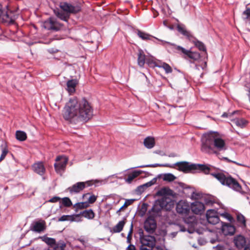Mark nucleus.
Returning <instances> with one entry per match:
<instances>
[{"mask_svg": "<svg viewBox=\"0 0 250 250\" xmlns=\"http://www.w3.org/2000/svg\"><path fill=\"white\" fill-rule=\"evenodd\" d=\"M93 109L91 104L85 98L78 99L74 97L69 99L63 110L65 120L74 124H83L91 119Z\"/></svg>", "mask_w": 250, "mask_h": 250, "instance_id": "obj_1", "label": "nucleus"}, {"mask_svg": "<svg viewBox=\"0 0 250 250\" xmlns=\"http://www.w3.org/2000/svg\"><path fill=\"white\" fill-rule=\"evenodd\" d=\"M227 149L225 141L217 133H210L202 139L201 150L203 152L218 154Z\"/></svg>", "mask_w": 250, "mask_h": 250, "instance_id": "obj_2", "label": "nucleus"}, {"mask_svg": "<svg viewBox=\"0 0 250 250\" xmlns=\"http://www.w3.org/2000/svg\"><path fill=\"white\" fill-rule=\"evenodd\" d=\"M198 170L203 172L205 174H210L213 177L217 179L222 185L228 187L236 191H240L241 187L238 182L229 175H226L222 172H215L210 173V169L207 165L195 164L194 170Z\"/></svg>", "mask_w": 250, "mask_h": 250, "instance_id": "obj_3", "label": "nucleus"}, {"mask_svg": "<svg viewBox=\"0 0 250 250\" xmlns=\"http://www.w3.org/2000/svg\"><path fill=\"white\" fill-rule=\"evenodd\" d=\"M173 201L170 198L163 197L161 199L155 201L151 210L154 215L159 216L161 215V211L163 209L170 210L173 207Z\"/></svg>", "mask_w": 250, "mask_h": 250, "instance_id": "obj_4", "label": "nucleus"}, {"mask_svg": "<svg viewBox=\"0 0 250 250\" xmlns=\"http://www.w3.org/2000/svg\"><path fill=\"white\" fill-rule=\"evenodd\" d=\"M98 181L97 180L77 182L72 186L69 187L67 188V190L71 194L73 193H78L82 191L85 187H89L93 184H95Z\"/></svg>", "mask_w": 250, "mask_h": 250, "instance_id": "obj_5", "label": "nucleus"}, {"mask_svg": "<svg viewBox=\"0 0 250 250\" xmlns=\"http://www.w3.org/2000/svg\"><path fill=\"white\" fill-rule=\"evenodd\" d=\"M190 209V206L186 201L180 200L176 204L177 212L183 216L186 217L188 215Z\"/></svg>", "mask_w": 250, "mask_h": 250, "instance_id": "obj_6", "label": "nucleus"}, {"mask_svg": "<svg viewBox=\"0 0 250 250\" xmlns=\"http://www.w3.org/2000/svg\"><path fill=\"white\" fill-rule=\"evenodd\" d=\"M5 10L2 17V21L9 23H13L18 17V14L16 10L9 9L8 5L5 6Z\"/></svg>", "mask_w": 250, "mask_h": 250, "instance_id": "obj_7", "label": "nucleus"}, {"mask_svg": "<svg viewBox=\"0 0 250 250\" xmlns=\"http://www.w3.org/2000/svg\"><path fill=\"white\" fill-rule=\"evenodd\" d=\"M60 6L62 10L69 15L70 14H77L81 10L80 5H72L65 2L60 3Z\"/></svg>", "mask_w": 250, "mask_h": 250, "instance_id": "obj_8", "label": "nucleus"}, {"mask_svg": "<svg viewBox=\"0 0 250 250\" xmlns=\"http://www.w3.org/2000/svg\"><path fill=\"white\" fill-rule=\"evenodd\" d=\"M62 25L54 17H50L43 23V27L47 29L54 31L59 30Z\"/></svg>", "mask_w": 250, "mask_h": 250, "instance_id": "obj_9", "label": "nucleus"}, {"mask_svg": "<svg viewBox=\"0 0 250 250\" xmlns=\"http://www.w3.org/2000/svg\"><path fill=\"white\" fill-rule=\"evenodd\" d=\"M56 161L54 167L56 172L61 173L64 171L68 162V158L64 156H59L56 158Z\"/></svg>", "mask_w": 250, "mask_h": 250, "instance_id": "obj_10", "label": "nucleus"}, {"mask_svg": "<svg viewBox=\"0 0 250 250\" xmlns=\"http://www.w3.org/2000/svg\"><path fill=\"white\" fill-rule=\"evenodd\" d=\"M172 45V44H170ZM175 47V48L179 51H181L184 55H186L189 58L193 60V61H197L200 58V54L197 52H192L190 50H186L184 48L180 46L172 44Z\"/></svg>", "mask_w": 250, "mask_h": 250, "instance_id": "obj_11", "label": "nucleus"}, {"mask_svg": "<svg viewBox=\"0 0 250 250\" xmlns=\"http://www.w3.org/2000/svg\"><path fill=\"white\" fill-rule=\"evenodd\" d=\"M156 228V223L152 216H148L144 223V229L149 233H153Z\"/></svg>", "mask_w": 250, "mask_h": 250, "instance_id": "obj_12", "label": "nucleus"}, {"mask_svg": "<svg viewBox=\"0 0 250 250\" xmlns=\"http://www.w3.org/2000/svg\"><path fill=\"white\" fill-rule=\"evenodd\" d=\"M46 223L44 220H41L39 221L33 222L31 226L30 229L34 232H41L46 229Z\"/></svg>", "mask_w": 250, "mask_h": 250, "instance_id": "obj_13", "label": "nucleus"}, {"mask_svg": "<svg viewBox=\"0 0 250 250\" xmlns=\"http://www.w3.org/2000/svg\"><path fill=\"white\" fill-rule=\"evenodd\" d=\"M190 208L193 213L202 214L205 210V206L200 202L195 201L191 204Z\"/></svg>", "mask_w": 250, "mask_h": 250, "instance_id": "obj_14", "label": "nucleus"}, {"mask_svg": "<svg viewBox=\"0 0 250 250\" xmlns=\"http://www.w3.org/2000/svg\"><path fill=\"white\" fill-rule=\"evenodd\" d=\"M178 167V169L184 172H188L194 170L195 164H190L187 162H178L175 164Z\"/></svg>", "mask_w": 250, "mask_h": 250, "instance_id": "obj_15", "label": "nucleus"}, {"mask_svg": "<svg viewBox=\"0 0 250 250\" xmlns=\"http://www.w3.org/2000/svg\"><path fill=\"white\" fill-rule=\"evenodd\" d=\"M136 33L137 35L139 36V38H140L143 40H151L152 39H154L155 40H158L159 42H161V43L162 44H164L165 43H167L168 44H170V43L168 42L159 40L155 37H153L152 36L145 33L144 32L141 31V30L137 29L136 30Z\"/></svg>", "mask_w": 250, "mask_h": 250, "instance_id": "obj_16", "label": "nucleus"}, {"mask_svg": "<svg viewBox=\"0 0 250 250\" xmlns=\"http://www.w3.org/2000/svg\"><path fill=\"white\" fill-rule=\"evenodd\" d=\"M222 231L225 235H232L235 232V227L228 223L222 222Z\"/></svg>", "mask_w": 250, "mask_h": 250, "instance_id": "obj_17", "label": "nucleus"}, {"mask_svg": "<svg viewBox=\"0 0 250 250\" xmlns=\"http://www.w3.org/2000/svg\"><path fill=\"white\" fill-rule=\"evenodd\" d=\"M143 245L147 246L149 248H152L155 246L156 241L154 236H146L142 240Z\"/></svg>", "mask_w": 250, "mask_h": 250, "instance_id": "obj_18", "label": "nucleus"}, {"mask_svg": "<svg viewBox=\"0 0 250 250\" xmlns=\"http://www.w3.org/2000/svg\"><path fill=\"white\" fill-rule=\"evenodd\" d=\"M235 245L238 249L243 248L246 243L245 238L242 235H238L235 237L234 239Z\"/></svg>", "mask_w": 250, "mask_h": 250, "instance_id": "obj_19", "label": "nucleus"}, {"mask_svg": "<svg viewBox=\"0 0 250 250\" xmlns=\"http://www.w3.org/2000/svg\"><path fill=\"white\" fill-rule=\"evenodd\" d=\"M77 84V81L76 80L72 79L69 80L67 82V90L70 94H72L75 92L76 86Z\"/></svg>", "mask_w": 250, "mask_h": 250, "instance_id": "obj_20", "label": "nucleus"}, {"mask_svg": "<svg viewBox=\"0 0 250 250\" xmlns=\"http://www.w3.org/2000/svg\"><path fill=\"white\" fill-rule=\"evenodd\" d=\"M55 15L61 20L67 21L69 18V15L63 10L60 11L59 9L54 10Z\"/></svg>", "mask_w": 250, "mask_h": 250, "instance_id": "obj_21", "label": "nucleus"}, {"mask_svg": "<svg viewBox=\"0 0 250 250\" xmlns=\"http://www.w3.org/2000/svg\"><path fill=\"white\" fill-rule=\"evenodd\" d=\"M142 172L143 171L140 170H134L128 175L127 178L125 179V182L128 184H130L135 178L139 176Z\"/></svg>", "mask_w": 250, "mask_h": 250, "instance_id": "obj_22", "label": "nucleus"}, {"mask_svg": "<svg viewBox=\"0 0 250 250\" xmlns=\"http://www.w3.org/2000/svg\"><path fill=\"white\" fill-rule=\"evenodd\" d=\"M33 168L35 172L41 175H43L45 172V169L42 162L34 164L33 166Z\"/></svg>", "mask_w": 250, "mask_h": 250, "instance_id": "obj_23", "label": "nucleus"}, {"mask_svg": "<svg viewBox=\"0 0 250 250\" xmlns=\"http://www.w3.org/2000/svg\"><path fill=\"white\" fill-rule=\"evenodd\" d=\"M231 122L236 126L241 128L245 127L248 124V122L243 118H234L231 119Z\"/></svg>", "mask_w": 250, "mask_h": 250, "instance_id": "obj_24", "label": "nucleus"}, {"mask_svg": "<svg viewBox=\"0 0 250 250\" xmlns=\"http://www.w3.org/2000/svg\"><path fill=\"white\" fill-rule=\"evenodd\" d=\"M138 64L140 67H143L146 62V55L144 52L142 50H139L138 53Z\"/></svg>", "mask_w": 250, "mask_h": 250, "instance_id": "obj_25", "label": "nucleus"}, {"mask_svg": "<svg viewBox=\"0 0 250 250\" xmlns=\"http://www.w3.org/2000/svg\"><path fill=\"white\" fill-rule=\"evenodd\" d=\"M144 144L147 148H152L155 145L154 139L151 137H147L145 139Z\"/></svg>", "mask_w": 250, "mask_h": 250, "instance_id": "obj_26", "label": "nucleus"}, {"mask_svg": "<svg viewBox=\"0 0 250 250\" xmlns=\"http://www.w3.org/2000/svg\"><path fill=\"white\" fill-rule=\"evenodd\" d=\"M177 29L179 33L188 38H189L191 36L190 33L186 30L185 25L183 24H178L177 26Z\"/></svg>", "mask_w": 250, "mask_h": 250, "instance_id": "obj_27", "label": "nucleus"}, {"mask_svg": "<svg viewBox=\"0 0 250 250\" xmlns=\"http://www.w3.org/2000/svg\"><path fill=\"white\" fill-rule=\"evenodd\" d=\"M173 190L167 188H164L158 190L157 192V195L166 197V195H172Z\"/></svg>", "mask_w": 250, "mask_h": 250, "instance_id": "obj_28", "label": "nucleus"}, {"mask_svg": "<svg viewBox=\"0 0 250 250\" xmlns=\"http://www.w3.org/2000/svg\"><path fill=\"white\" fill-rule=\"evenodd\" d=\"M80 214L88 219H92L95 217V213L91 209L85 210L81 212Z\"/></svg>", "mask_w": 250, "mask_h": 250, "instance_id": "obj_29", "label": "nucleus"}, {"mask_svg": "<svg viewBox=\"0 0 250 250\" xmlns=\"http://www.w3.org/2000/svg\"><path fill=\"white\" fill-rule=\"evenodd\" d=\"M125 223L124 220L119 221L118 223L112 228V231L114 233L121 232L123 230Z\"/></svg>", "mask_w": 250, "mask_h": 250, "instance_id": "obj_30", "label": "nucleus"}, {"mask_svg": "<svg viewBox=\"0 0 250 250\" xmlns=\"http://www.w3.org/2000/svg\"><path fill=\"white\" fill-rule=\"evenodd\" d=\"M16 138L20 141H24L27 139V135L23 131L18 130L16 132Z\"/></svg>", "mask_w": 250, "mask_h": 250, "instance_id": "obj_31", "label": "nucleus"}, {"mask_svg": "<svg viewBox=\"0 0 250 250\" xmlns=\"http://www.w3.org/2000/svg\"><path fill=\"white\" fill-rule=\"evenodd\" d=\"M77 216L78 215H63L58 219V221L62 222L69 221L73 222L75 221V217Z\"/></svg>", "mask_w": 250, "mask_h": 250, "instance_id": "obj_32", "label": "nucleus"}, {"mask_svg": "<svg viewBox=\"0 0 250 250\" xmlns=\"http://www.w3.org/2000/svg\"><path fill=\"white\" fill-rule=\"evenodd\" d=\"M193 42L200 50L206 52V47L203 42L196 39L193 41Z\"/></svg>", "mask_w": 250, "mask_h": 250, "instance_id": "obj_33", "label": "nucleus"}, {"mask_svg": "<svg viewBox=\"0 0 250 250\" xmlns=\"http://www.w3.org/2000/svg\"><path fill=\"white\" fill-rule=\"evenodd\" d=\"M42 240L50 246H53L56 244V240L54 238L48 237L46 236H43L40 237Z\"/></svg>", "mask_w": 250, "mask_h": 250, "instance_id": "obj_34", "label": "nucleus"}, {"mask_svg": "<svg viewBox=\"0 0 250 250\" xmlns=\"http://www.w3.org/2000/svg\"><path fill=\"white\" fill-rule=\"evenodd\" d=\"M65 246V242L62 240H60L54 245V247L52 250H63Z\"/></svg>", "mask_w": 250, "mask_h": 250, "instance_id": "obj_35", "label": "nucleus"}, {"mask_svg": "<svg viewBox=\"0 0 250 250\" xmlns=\"http://www.w3.org/2000/svg\"><path fill=\"white\" fill-rule=\"evenodd\" d=\"M243 15L245 21L250 24V8L246 7V9L243 12Z\"/></svg>", "mask_w": 250, "mask_h": 250, "instance_id": "obj_36", "label": "nucleus"}, {"mask_svg": "<svg viewBox=\"0 0 250 250\" xmlns=\"http://www.w3.org/2000/svg\"><path fill=\"white\" fill-rule=\"evenodd\" d=\"M237 221L242 227H246V219L244 216L242 214H238L237 215Z\"/></svg>", "mask_w": 250, "mask_h": 250, "instance_id": "obj_37", "label": "nucleus"}, {"mask_svg": "<svg viewBox=\"0 0 250 250\" xmlns=\"http://www.w3.org/2000/svg\"><path fill=\"white\" fill-rule=\"evenodd\" d=\"M175 179V176L171 173L165 174L163 177V180L168 182H172Z\"/></svg>", "mask_w": 250, "mask_h": 250, "instance_id": "obj_38", "label": "nucleus"}, {"mask_svg": "<svg viewBox=\"0 0 250 250\" xmlns=\"http://www.w3.org/2000/svg\"><path fill=\"white\" fill-rule=\"evenodd\" d=\"M208 222L211 224L215 225L219 221V218L218 216H213L212 217L207 218Z\"/></svg>", "mask_w": 250, "mask_h": 250, "instance_id": "obj_39", "label": "nucleus"}, {"mask_svg": "<svg viewBox=\"0 0 250 250\" xmlns=\"http://www.w3.org/2000/svg\"><path fill=\"white\" fill-rule=\"evenodd\" d=\"M62 204L66 207H69L72 206V203L68 197H64L62 199Z\"/></svg>", "mask_w": 250, "mask_h": 250, "instance_id": "obj_40", "label": "nucleus"}, {"mask_svg": "<svg viewBox=\"0 0 250 250\" xmlns=\"http://www.w3.org/2000/svg\"><path fill=\"white\" fill-rule=\"evenodd\" d=\"M89 206V204L87 202H81L76 203L74 207L77 208L82 209L88 207Z\"/></svg>", "mask_w": 250, "mask_h": 250, "instance_id": "obj_41", "label": "nucleus"}, {"mask_svg": "<svg viewBox=\"0 0 250 250\" xmlns=\"http://www.w3.org/2000/svg\"><path fill=\"white\" fill-rule=\"evenodd\" d=\"M161 66L162 67V68L165 70V72L167 74L170 73L172 71V69L171 66L166 62L163 63Z\"/></svg>", "mask_w": 250, "mask_h": 250, "instance_id": "obj_42", "label": "nucleus"}, {"mask_svg": "<svg viewBox=\"0 0 250 250\" xmlns=\"http://www.w3.org/2000/svg\"><path fill=\"white\" fill-rule=\"evenodd\" d=\"M134 199H128V200H126L125 203V204H124V205L121 207L119 209H118L117 211V213H118L120 211H121V210L124 208H125V207H126L129 205H130L131 204H132L133 202L134 201Z\"/></svg>", "mask_w": 250, "mask_h": 250, "instance_id": "obj_43", "label": "nucleus"}, {"mask_svg": "<svg viewBox=\"0 0 250 250\" xmlns=\"http://www.w3.org/2000/svg\"><path fill=\"white\" fill-rule=\"evenodd\" d=\"M159 166H167V165H161L159 164H150V165H142L137 166L136 167H135L134 168H138V167H155Z\"/></svg>", "mask_w": 250, "mask_h": 250, "instance_id": "obj_44", "label": "nucleus"}, {"mask_svg": "<svg viewBox=\"0 0 250 250\" xmlns=\"http://www.w3.org/2000/svg\"><path fill=\"white\" fill-rule=\"evenodd\" d=\"M218 216L217 211L214 209H209L207 211L206 218L212 217L213 216Z\"/></svg>", "mask_w": 250, "mask_h": 250, "instance_id": "obj_45", "label": "nucleus"}, {"mask_svg": "<svg viewBox=\"0 0 250 250\" xmlns=\"http://www.w3.org/2000/svg\"><path fill=\"white\" fill-rule=\"evenodd\" d=\"M221 216L227 219L230 222H232L234 220L233 218L231 216L230 214H229L228 212H225L224 213H222V214H221Z\"/></svg>", "mask_w": 250, "mask_h": 250, "instance_id": "obj_46", "label": "nucleus"}, {"mask_svg": "<svg viewBox=\"0 0 250 250\" xmlns=\"http://www.w3.org/2000/svg\"><path fill=\"white\" fill-rule=\"evenodd\" d=\"M184 220L186 223L191 224V226H192L195 222V217L193 216H189L188 218H185Z\"/></svg>", "mask_w": 250, "mask_h": 250, "instance_id": "obj_47", "label": "nucleus"}, {"mask_svg": "<svg viewBox=\"0 0 250 250\" xmlns=\"http://www.w3.org/2000/svg\"><path fill=\"white\" fill-rule=\"evenodd\" d=\"M8 151L6 147H4L2 150V153L0 156V162L2 161L6 156Z\"/></svg>", "mask_w": 250, "mask_h": 250, "instance_id": "obj_48", "label": "nucleus"}, {"mask_svg": "<svg viewBox=\"0 0 250 250\" xmlns=\"http://www.w3.org/2000/svg\"><path fill=\"white\" fill-rule=\"evenodd\" d=\"M133 231V224L131 225L130 229L127 236V243H130L132 239L131 235Z\"/></svg>", "mask_w": 250, "mask_h": 250, "instance_id": "obj_49", "label": "nucleus"}, {"mask_svg": "<svg viewBox=\"0 0 250 250\" xmlns=\"http://www.w3.org/2000/svg\"><path fill=\"white\" fill-rule=\"evenodd\" d=\"M155 182H156L155 179H153L151 181H150L148 182H147V183L143 184V185L145 188L146 189L147 188L154 185L155 184Z\"/></svg>", "mask_w": 250, "mask_h": 250, "instance_id": "obj_50", "label": "nucleus"}, {"mask_svg": "<svg viewBox=\"0 0 250 250\" xmlns=\"http://www.w3.org/2000/svg\"><path fill=\"white\" fill-rule=\"evenodd\" d=\"M97 197L94 195H92L89 196L88 199V203L93 204L97 200Z\"/></svg>", "mask_w": 250, "mask_h": 250, "instance_id": "obj_51", "label": "nucleus"}, {"mask_svg": "<svg viewBox=\"0 0 250 250\" xmlns=\"http://www.w3.org/2000/svg\"><path fill=\"white\" fill-rule=\"evenodd\" d=\"M238 111L236 110V111H233V112L232 113H224L222 115V117H229L230 118V119L231 120V116H232V115L235 114L236 113H237Z\"/></svg>", "mask_w": 250, "mask_h": 250, "instance_id": "obj_52", "label": "nucleus"}, {"mask_svg": "<svg viewBox=\"0 0 250 250\" xmlns=\"http://www.w3.org/2000/svg\"><path fill=\"white\" fill-rule=\"evenodd\" d=\"M146 189L143 186V185H141V186H139L137 187L136 191L141 194L142 193H143Z\"/></svg>", "mask_w": 250, "mask_h": 250, "instance_id": "obj_53", "label": "nucleus"}, {"mask_svg": "<svg viewBox=\"0 0 250 250\" xmlns=\"http://www.w3.org/2000/svg\"><path fill=\"white\" fill-rule=\"evenodd\" d=\"M5 8L3 7L1 4L0 3V19L2 20L3 15L4 14Z\"/></svg>", "mask_w": 250, "mask_h": 250, "instance_id": "obj_54", "label": "nucleus"}, {"mask_svg": "<svg viewBox=\"0 0 250 250\" xmlns=\"http://www.w3.org/2000/svg\"><path fill=\"white\" fill-rule=\"evenodd\" d=\"M60 200H61V198L60 197L55 196V197H53V198H52L51 199H50L49 200V202H51V203H56V202L59 201Z\"/></svg>", "mask_w": 250, "mask_h": 250, "instance_id": "obj_55", "label": "nucleus"}, {"mask_svg": "<svg viewBox=\"0 0 250 250\" xmlns=\"http://www.w3.org/2000/svg\"><path fill=\"white\" fill-rule=\"evenodd\" d=\"M163 63H165V62H152V63H153L154 64V66H155L156 67H158L159 68H162V67L161 66L162 65Z\"/></svg>", "mask_w": 250, "mask_h": 250, "instance_id": "obj_56", "label": "nucleus"}, {"mask_svg": "<svg viewBox=\"0 0 250 250\" xmlns=\"http://www.w3.org/2000/svg\"><path fill=\"white\" fill-rule=\"evenodd\" d=\"M126 250H136L134 245H129L126 248Z\"/></svg>", "mask_w": 250, "mask_h": 250, "instance_id": "obj_57", "label": "nucleus"}, {"mask_svg": "<svg viewBox=\"0 0 250 250\" xmlns=\"http://www.w3.org/2000/svg\"><path fill=\"white\" fill-rule=\"evenodd\" d=\"M223 159H225V160H226V161H227L228 162H232V163H234V164H237V165H241L240 164L237 163H236V162H234V161H231V160H230L229 159H228V158H227V157H224V158H223Z\"/></svg>", "mask_w": 250, "mask_h": 250, "instance_id": "obj_58", "label": "nucleus"}, {"mask_svg": "<svg viewBox=\"0 0 250 250\" xmlns=\"http://www.w3.org/2000/svg\"><path fill=\"white\" fill-rule=\"evenodd\" d=\"M147 246H145L142 244V246L141 247L140 250H151V249H147L146 247Z\"/></svg>", "mask_w": 250, "mask_h": 250, "instance_id": "obj_59", "label": "nucleus"}, {"mask_svg": "<svg viewBox=\"0 0 250 250\" xmlns=\"http://www.w3.org/2000/svg\"><path fill=\"white\" fill-rule=\"evenodd\" d=\"M154 153L156 154H160L162 156L165 155V154L163 153L161 150H156L154 152Z\"/></svg>", "mask_w": 250, "mask_h": 250, "instance_id": "obj_60", "label": "nucleus"}, {"mask_svg": "<svg viewBox=\"0 0 250 250\" xmlns=\"http://www.w3.org/2000/svg\"><path fill=\"white\" fill-rule=\"evenodd\" d=\"M151 250H163V249L159 247H153L152 248H151Z\"/></svg>", "mask_w": 250, "mask_h": 250, "instance_id": "obj_61", "label": "nucleus"}, {"mask_svg": "<svg viewBox=\"0 0 250 250\" xmlns=\"http://www.w3.org/2000/svg\"><path fill=\"white\" fill-rule=\"evenodd\" d=\"M244 250H250V243H249L245 248Z\"/></svg>", "mask_w": 250, "mask_h": 250, "instance_id": "obj_62", "label": "nucleus"}, {"mask_svg": "<svg viewBox=\"0 0 250 250\" xmlns=\"http://www.w3.org/2000/svg\"><path fill=\"white\" fill-rule=\"evenodd\" d=\"M206 203L207 204H210H210H212V201H211V200H206Z\"/></svg>", "mask_w": 250, "mask_h": 250, "instance_id": "obj_63", "label": "nucleus"}, {"mask_svg": "<svg viewBox=\"0 0 250 250\" xmlns=\"http://www.w3.org/2000/svg\"><path fill=\"white\" fill-rule=\"evenodd\" d=\"M169 157H175V155L174 154H170V155H169L168 156Z\"/></svg>", "mask_w": 250, "mask_h": 250, "instance_id": "obj_64", "label": "nucleus"}]
</instances>
